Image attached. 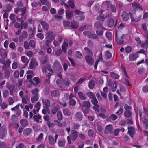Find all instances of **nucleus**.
<instances>
[{"instance_id":"obj_1","label":"nucleus","mask_w":148,"mask_h":148,"mask_svg":"<svg viewBox=\"0 0 148 148\" xmlns=\"http://www.w3.org/2000/svg\"><path fill=\"white\" fill-rule=\"evenodd\" d=\"M0 55L2 57L0 59V62L4 65L2 66V69L4 70L6 68H9L11 63V61L8 59H7L6 62V58H7V54L6 51L4 49H2L0 51Z\"/></svg>"},{"instance_id":"obj_2","label":"nucleus","mask_w":148,"mask_h":148,"mask_svg":"<svg viewBox=\"0 0 148 148\" xmlns=\"http://www.w3.org/2000/svg\"><path fill=\"white\" fill-rule=\"evenodd\" d=\"M125 36V35L122 34L121 32L117 31L116 32L115 38L116 39V42L118 45H121L124 42L123 39Z\"/></svg>"},{"instance_id":"obj_3","label":"nucleus","mask_w":148,"mask_h":148,"mask_svg":"<svg viewBox=\"0 0 148 148\" xmlns=\"http://www.w3.org/2000/svg\"><path fill=\"white\" fill-rule=\"evenodd\" d=\"M53 70L56 73L61 72L62 67L59 62L56 61L53 63Z\"/></svg>"},{"instance_id":"obj_4","label":"nucleus","mask_w":148,"mask_h":148,"mask_svg":"<svg viewBox=\"0 0 148 148\" xmlns=\"http://www.w3.org/2000/svg\"><path fill=\"white\" fill-rule=\"evenodd\" d=\"M26 8L25 7H24L23 8L19 7H17L15 8L14 9V12L15 13L18 14L19 13V12L21 11V15L22 16H24L26 12Z\"/></svg>"},{"instance_id":"obj_5","label":"nucleus","mask_w":148,"mask_h":148,"mask_svg":"<svg viewBox=\"0 0 148 148\" xmlns=\"http://www.w3.org/2000/svg\"><path fill=\"white\" fill-rule=\"evenodd\" d=\"M131 12L128 13L125 11L123 12L121 16L122 20L124 21H127L130 18V17H131Z\"/></svg>"},{"instance_id":"obj_6","label":"nucleus","mask_w":148,"mask_h":148,"mask_svg":"<svg viewBox=\"0 0 148 148\" xmlns=\"http://www.w3.org/2000/svg\"><path fill=\"white\" fill-rule=\"evenodd\" d=\"M71 132L70 137L71 140L73 141L76 140L78 136V132L75 130H73L71 131Z\"/></svg>"},{"instance_id":"obj_7","label":"nucleus","mask_w":148,"mask_h":148,"mask_svg":"<svg viewBox=\"0 0 148 148\" xmlns=\"http://www.w3.org/2000/svg\"><path fill=\"white\" fill-rule=\"evenodd\" d=\"M104 133L107 134H112L113 127L112 125L109 124L106 126L104 130Z\"/></svg>"},{"instance_id":"obj_8","label":"nucleus","mask_w":148,"mask_h":148,"mask_svg":"<svg viewBox=\"0 0 148 148\" xmlns=\"http://www.w3.org/2000/svg\"><path fill=\"white\" fill-rule=\"evenodd\" d=\"M127 129L128 130L127 132V134L129 135L130 137H133L135 133V130L133 127L131 125L128 126Z\"/></svg>"},{"instance_id":"obj_9","label":"nucleus","mask_w":148,"mask_h":148,"mask_svg":"<svg viewBox=\"0 0 148 148\" xmlns=\"http://www.w3.org/2000/svg\"><path fill=\"white\" fill-rule=\"evenodd\" d=\"M75 12L77 14L79 15V16L77 17V18H79L78 19L79 20L82 21L85 19V16L83 14L84 13L83 12H82L81 11H80L79 10H75Z\"/></svg>"},{"instance_id":"obj_10","label":"nucleus","mask_w":148,"mask_h":148,"mask_svg":"<svg viewBox=\"0 0 148 148\" xmlns=\"http://www.w3.org/2000/svg\"><path fill=\"white\" fill-rule=\"evenodd\" d=\"M28 35L27 32L25 31L22 32L21 34L20 35L18 38V40L20 42H23L24 39H26L28 37Z\"/></svg>"},{"instance_id":"obj_11","label":"nucleus","mask_w":148,"mask_h":148,"mask_svg":"<svg viewBox=\"0 0 148 148\" xmlns=\"http://www.w3.org/2000/svg\"><path fill=\"white\" fill-rule=\"evenodd\" d=\"M141 17L142 15L141 14H140L138 16L136 15L134 16L132 14L131 16V21L134 23H136L140 20Z\"/></svg>"},{"instance_id":"obj_12","label":"nucleus","mask_w":148,"mask_h":148,"mask_svg":"<svg viewBox=\"0 0 148 148\" xmlns=\"http://www.w3.org/2000/svg\"><path fill=\"white\" fill-rule=\"evenodd\" d=\"M79 25V23L78 22L73 21L71 22V25L69 26L68 29H76L78 27Z\"/></svg>"},{"instance_id":"obj_13","label":"nucleus","mask_w":148,"mask_h":148,"mask_svg":"<svg viewBox=\"0 0 148 148\" xmlns=\"http://www.w3.org/2000/svg\"><path fill=\"white\" fill-rule=\"evenodd\" d=\"M42 102L43 104L45 105L44 106H43V107L47 108L50 107V101L49 100L46 99H43L42 100Z\"/></svg>"},{"instance_id":"obj_14","label":"nucleus","mask_w":148,"mask_h":148,"mask_svg":"<svg viewBox=\"0 0 148 148\" xmlns=\"http://www.w3.org/2000/svg\"><path fill=\"white\" fill-rule=\"evenodd\" d=\"M87 63L90 65H92L94 63V60L90 56H86L85 57Z\"/></svg>"},{"instance_id":"obj_15","label":"nucleus","mask_w":148,"mask_h":148,"mask_svg":"<svg viewBox=\"0 0 148 148\" xmlns=\"http://www.w3.org/2000/svg\"><path fill=\"white\" fill-rule=\"evenodd\" d=\"M65 81L64 80L57 79L56 81L57 85L59 87L62 88H64L65 87Z\"/></svg>"},{"instance_id":"obj_16","label":"nucleus","mask_w":148,"mask_h":148,"mask_svg":"<svg viewBox=\"0 0 148 148\" xmlns=\"http://www.w3.org/2000/svg\"><path fill=\"white\" fill-rule=\"evenodd\" d=\"M132 6L133 8L135 9H139L140 10L142 11L143 8L138 3L136 2H133L132 4Z\"/></svg>"},{"instance_id":"obj_17","label":"nucleus","mask_w":148,"mask_h":148,"mask_svg":"<svg viewBox=\"0 0 148 148\" xmlns=\"http://www.w3.org/2000/svg\"><path fill=\"white\" fill-rule=\"evenodd\" d=\"M110 16V14H107L104 15L102 14H101L99 16L97 17V20L101 21L103 22L104 21L106 18L109 17Z\"/></svg>"},{"instance_id":"obj_18","label":"nucleus","mask_w":148,"mask_h":148,"mask_svg":"<svg viewBox=\"0 0 148 148\" xmlns=\"http://www.w3.org/2000/svg\"><path fill=\"white\" fill-rule=\"evenodd\" d=\"M114 19L112 18H109L107 20V24L108 27H112L114 25Z\"/></svg>"},{"instance_id":"obj_19","label":"nucleus","mask_w":148,"mask_h":148,"mask_svg":"<svg viewBox=\"0 0 148 148\" xmlns=\"http://www.w3.org/2000/svg\"><path fill=\"white\" fill-rule=\"evenodd\" d=\"M40 23L42 26L43 29L46 31H48L49 29V24L43 21H41L40 22Z\"/></svg>"},{"instance_id":"obj_20","label":"nucleus","mask_w":148,"mask_h":148,"mask_svg":"<svg viewBox=\"0 0 148 148\" xmlns=\"http://www.w3.org/2000/svg\"><path fill=\"white\" fill-rule=\"evenodd\" d=\"M21 60L22 61L25 63L24 65V67H26L28 64L29 60L27 57H25V56H22L21 57Z\"/></svg>"},{"instance_id":"obj_21","label":"nucleus","mask_w":148,"mask_h":148,"mask_svg":"<svg viewBox=\"0 0 148 148\" xmlns=\"http://www.w3.org/2000/svg\"><path fill=\"white\" fill-rule=\"evenodd\" d=\"M75 116L78 121H80L82 120L83 116L82 112L79 111L76 113Z\"/></svg>"},{"instance_id":"obj_22","label":"nucleus","mask_w":148,"mask_h":148,"mask_svg":"<svg viewBox=\"0 0 148 148\" xmlns=\"http://www.w3.org/2000/svg\"><path fill=\"white\" fill-rule=\"evenodd\" d=\"M138 57V55L136 53L130 54L129 56V60L132 61L136 60Z\"/></svg>"},{"instance_id":"obj_23","label":"nucleus","mask_w":148,"mask_h":148,"mask_svg":"<svg viewBox=\"0 0 148 148\" xmlns=\"http://www.w3.org/2000/svg\"><path fill=\"white\" fill-rule=\"evenodd\" d=\"M32 131V129L30 128H27L24 129L23 132L24 135L27 136L29 135Z\"/></svg>"},{"instance_id":"obj_24","label":"nucleus","mask_w":148,"mask_h":148,"mask_svg":"<svg viewBox=\"0 0 148 148\" xmlns=\"http://www.w3.org/2000/svg\"><path fill=\"white\" fill-rule=\"evenodd\" d=\"M48 142L50 145H52L56 143V141L52 136L49 135L48 136Z\"/></svg>"},{"instance_id":"obj_25","label":"nucleus","mask_w":148,"mask_h":148,"mask_svg":"<svg viewBox=\"0 0 148 148\" xmlns=\"http://www.w3.org/2000/svg\"><path fill=\"white\" fill-rule=\"evenodd\" d=\"M2 131L0 133V138L3 139L4 138V136L6 133V130L5 126H3L2 127Z\"/></svg>"},{"instance_id":"obj_26","label":"nucleus","mask_w":148,"mask_h":148,"mask_svg":"<svg viewBox=\"0 0 148 148\" xmlns=\"http://www.w3.org/2000/svg\"><path fill=\"white\" fill-rule=\"evenodd\" d=\"M66 18L67 19L71 18L73 16V12L71 11L67 10L66 12Z\"/></svg>"},{"instance_id":"obj_27","label":"nucleus","mask_w":148,"mask_h":148,"mask_svg":"<svg viewBox=\"0 0 148 148\" xmlns=\"http://www.w3.org/2000/svg\"><path fill=\"white\" fill-rule=\"evenodd\" d=\"M39 98V94H36L31 97V101L32 103L37 101Z\"/></svg>"},{"instance_id":"obj_28","label":"nucleus","mask_w":148,"mask_h":148,"mask_svg":"<svg viewBox=\"0 0 148 148\" xmlns=\"http://www.w3.org/2000/svg\"><path fill=\"white\" fill-rule=\"evenodd\" d=\"M66 143V141L64 139H60L58 143V146L60 147H64Z\"/></svg>"},{"instance_id":"obj_29","label":"nucleus","mask_w":148,"mask_h":148,"mask_svg":"<svg viewBox=\"0 0 148 148\" xmlns=\"http://www.w3.org/2000/svg\"><path fill=\"white\" fill-rule=\"evenodd\" d=\"M59 108V106L58 105L54 106L52 108L51 111V113L53 115H55L58 111Z\"/></svg>"},{"instance_id":"obj_30","label":"nucleus","mask_w":148,"mask_h":148,"mask_svg":"<svg viewBox=\"0 0 148 148\" xmlns=\"http://www.w3.org/2000/svg\"><path fill=\"white\" fill-rule=\"evenodd\" d=\"M63 112L64 115L67 116H70L71 114L70 110L67 108L63 109Z\"/></svg>"},{"instance_id":"obj_31","label":"nucleus","mask_w":148,"mask_h":148,"mask_svg":"<svg viewBox=\"0 0 148 148\" xmlns=\"http://www.w3.org/2000/svg\"><path fill=\"white\" fill-rule=\"evenodd\" d=\"M94 26L95 28L98 29L100 28H102L103 26L100 21H98L95 23Z\"/></svg>"},{"instance_id":"obj_32","label":"nucleus","mask_w":148,"mask_h":148,"mask_svg":"<svg viewBox=\"0 0 148 148\" xmlns=\"http://www.w3.org/2000/svg\"><path fill=\"white\" fill-rule=\"evenodd\" d=\"M28 121L25 119H22L20 122V124L24 127H25L28 125Z\"/></svg>"},{"instance_id":"obj_33","label":"nucleus","mask_w":148,"mask_h":148,"mask_svg":"<svg viewBox=\"0 0 148 148\" xmlns=\"http://www.w3.org/2000/svg\"><path fill=\"white\" fill-rule=\"evenodd\" d=\"M91 102L95 106L98 108H99V105L97 104L98 101L96 97L93 98L91 100Z\"/></svg>"},{"instance_id":"obj_34","label":"nucleus","mask_w":148,"mask_h":148,"mask_svg":"<svg viewBox=\"0 0 148 148\" xmlns=\"http://www.w3.org/2000/svg\"><path fill=\"white\" fill-rule=\"evenodd\" d=\"M68 46V44L67 43L64 42L62 46V50L63 51L64 53H66L67 51L66 48Z\"/></svg>"},{"instance_id":"obj_35","label":"nucleus","mask_w":148,"mask_h":148,"mask_svg":"<svg viewBox=\"0 0 148 148\" xmlns=\"http://www.w3.org/2000/svg\"><path fill=\"white\" fill-rule=\"evenodd\" d=\"M78 94L79 98L82 100H85L87 98L86 95L82 92H79Z\"/></svg>"},{"instance_id":"obj_36","label":"nucleus","mask_w":148,"mask_h":148,"mask_svg":"<svg viewBox=\"0 0 148 148\" xmlns=\"http://www.w3.org/2000/svg\"><path fill=\"white\" fill-rule=\"evenodd\" d=\"M110 74L112 77L114 78L115 79H119L120 77L119 75L113 72H110Z\"/></svg>"},{"instance_id":"obj_37","label":"nucleus","mask_w":148,"mask_h":148,"mask_svg":"<svg viewBox=\"0 0 148 148\" xmlns=\"http://www.w3.org/2000/svg\"><path fill=\"white\" fill-rule=\"evenodd\" d=\"M124 115L126 117L129 118L131 116L132 112L130 110H127L124 112Z\"/></svg>"},{"instance_id":"obj_38","label":"nucleus","mask_w":148,"mask_h":148,"mask_svg":"<svg viewBox=\"0 0 148 148\" xmlns=\"http://www.w3.org/2000/svg\"><path fill=\"white\" fill-rule=\"evenodd\" d=\"M82 105L84 107L89 108L90 107V103L89 101H84L82 103Z\"/></svg>"},{"instance_id":"obj_39","label":"nucleus","mask_w":148,"mask_h":148,"mask_svg":"<svg viewBox=\"0 0 148 148\" xmlns=\"http://www.w3.org/2000/svg\"><path fill=\"white\" fill-rule=\"evenodd\" d=\"M60 92L58 90H54L51 92V95L52 97H56L60 95Z\"/></svg>"},{"instance_id":"obj_40","label":"nucleus","mask_w":148,"mask_h":148,"mask_svg":"<svg viewBox=\"0 0 148 148\" xmlns=\"http://www.w3.org/2000/svg\"><path fill=\"white\" fill-rule=\"evenodd\" d=\"M117 87V82L116 81L114 82L112 87L111 88L112 91L113 92H115L116 90Z\"/></svg>"},{"instance_id":"obj_41","label":"nucleus","mask_w":148,"mask_h":148,"mask_svg":"<svg viewBox=\"0 0 148 148\" xmlns=\"http://www.w3.org/2000/svg\"><path fill=\"white\" fill-rule=\"evenodd\" d=\"M142 47L143 49H147L148 47V36L145 40V43L142 45Z\"/></svg>"},{"instance_id":"obj_42","label":"nucleus","mask_w":148,"mask_h":148,"mask_svg":"<svg viewBox=\"0 0 148 148\" xmlns=\"http://www.w3.org/2000/svg\"><path fill=\"white\" fill-rule=\"evenodd\" d=\"M82 53L79 51H76L75 53V56L76 58L81 59L82 58Z\"/></svg>"},{"instance_id":"obj_43","label":"nucleus","mask_w":148,"mask_h":148,"mask_svg":"<svg viewBox=\"0 0 148 148\" xmlns=\"http://www.w3.org/2000/svg\"><path fill=\"white\" fill-rule=\"evenodd\" d=\"M11 120L13 123H16L18 122V119L15 115H13L11 118Z\"/></svg>"},{"instance_id":"obj_44","label":"nucleus","mask_w":148,"mask_h":148,"mask_svg":"<svg viewBox=\"0 0 148 148\" xmlns=\"http://www.w3.org/2000/svg\"><path fill=\"white\" fill-rule=\"evenodd\" d=\"M12 7L9 4H6L5 5L4 11L9 12L11 10Z\"/></svg>"},{"instance_id":"obj_45","label":"nucleus","mask_w":148,"mask_h":148,"mask_svg":"<svg viewBox=\"0 0 148 148\" xmlns=\"http://www.w3.org/2000/svg\"><path fill=\"white\" fill-rule=\"evenodd\" d=\"M57 117L59 121H61L62 119V115L61 111H58L57 113Z\"/></svg>"},{"instance_id":"obj_46","label":"nucleus","mask_w":148,"mask_h":148,"mask_svg":"<svg viewBox=\"0 0 148 148\" xmlns=\"http://www.w3.org/2000/svg\"><path fill=\"white\" fill-rule=\"evenodd\" d=\"M41 118V116L39 115H35L33 116V119L34 120L37 122H39V120Z\"/></svg>"},{"instance_id":"obj_47","label":"nucleus","mask_w":148,"mask_h":148,"mask_svg":"<svg viewBox=\"0 0 148 148\" xmlns=\"http://www.w3.org/2000/svg\"><path fill=\"white\" fill-rule=\"evenodd\" d=\"M105 35L106 37L109 40H112V34L110 32H106L105 33Z\"/></svg>"},{"instance_id":"obj_48","label":"nucleus","mask_w":148,"mask_h":148,"mask_svg":"<svg viewBox=\"0 0 148 148\" xmlns=\"http://www.w3.org/2000/svg\"><path fill=\"white\" fill-rule=\"evenodd\" d=\"M95 84V82L93 80H91L89 82L88 86L90 89L93 88Z\"/></svg>"},{"instance_id":"obj_49","label":"nucleus","mask_w":148,"mask_h":148,"mask_svg":"<svg viewBox=\"0 0 148 148\" xmlns=\"http://www.w3.org/2000/svg\"><path fill=\"white\" fill-rule=\"evenodd\" d=\"M88 38H89L96 39L98 38V37L95 34H92L91 32Z\"/></svg>"},{"instance_id":"obj_50","label":"nucleus","mask_w":148,"mask_h":148,"mask_svg":"<svg viewBox=\"0 0 148 148\" xmlns=\"http://www.w3.org/2000/svg\"><path fill=\"white\" fill-rule=\"evenodd\" d=\"M88 135L90 137H93L94 136V131L91 129H89L88 131Z\"/></svg>"},{"instance_id":"obj_51","label":"nucleus","mask_w":148,"mask_h":148,"mask_svg":"<svg viewBox=\"0 0 148 148\" xmlns=\"http://www.w3.org/2000/svg\"><path fill=\"white\" fill-rule=\"evenodd\" d=\"M21 24H22L23 27V28L25 29H27L28 26V23L27 22H24V20H22L21 21Z\"/></svg>"},{"instance_id":"obj_52","label":"nucleus","mask_w":148,"mask_h":148,"mask_svg":"<svg viewBox=\"0 0 148 148\" xmlns=\"http://www.w3.org/2000/svg\"><path fill=\"white\" fill-rule=\"evenodd\" d=\"M73 129L74 130H78L80 127V125L79 123H74L73 124Z\"/></svg>"},{"instance_id":"obj_53","label":"nucleus","mask_w":148,"mask_h":148,"mask_svg":"<svg viewBox=\"0 0 148 148\" xmlns=\"http://www.w3.org/2000/svg\"><path fill=\"white\" fill-rule=\"evenodd\" d=\"M15 17L16 15L14 14H11L10 15L9 18L11 20L13 21V23H15L16 21Z\"/></svg>"},{"instance_id":"obj_54","label":"nucleus","mask_w":148,"mask_h":148,"mask_svg":"<svg viewBox=\"0 0 148 148\" xmlns=\"http://www.w3.org/2000/svg\"><path fill=\"white\" fill-rule=\"evenodd\" d=\"M125 50L126 53H130L132 51L131 47L130 46H127L125 49Z\"/></svg>"},{"instance_id":"obj_55","label":"nucleus","mask_w":148,"mask_h":148,"mask_svg":"<svg viewBox=\"0 0 148 148\" xmlns=\"http://www.w3.org/2000/svg\"><path fill=\"white\" fill-rule=\"evenodd\" d=\"M68 3L69 6L72 8H74L75 7V5L73 0H69Z\"/></svg>"},{"instance_id":"obj_56","label":"nucleus","mask_w":148,"mask_h":148,"mask_svg":"<svg viewBox=\"0 0 148 148\" xmlns=\"http://www.w3.org/2000/svg\"><path fill=\"white\" fill-rule=\"evenodd\" d=\"M53 32L51 31H49L47 32L46 34L45 38H48L51 35L53 34Z\"/></svg>"},{"instance_id":"obj_57","label":"nucleus","mask_w":148,"mask_h":148,"mask_svg":"<svg viewBox=\"0 0 148 148\" xmlns=\"http://www.w3.org/2000/svg\"><path fill=\"white\" fill-rule=\"evenodd\" d=\"M86 94L88 97H89L91 99H93V98L95 97L93 93L90 92H87L86 93Z\"/></svg>"},{"instance_id":"obj_58","label":"nucleus","mask_w":148,"mask_h":148,"mask_svg":"<svg viewBox=\"0 0 148 148\" xmlns=\"http://www.w3.org/2000/svg\"><path fill=\"white\" fill-rule=\"evenodd\" d=\"M142 121L144 125L148 123V120L145 116H143L142 118Z\"/></svg>"},{"instance_id":"obj_59","label":"nucleus","mask_w":148,"mask_h":148,"mask_svg":"<svg viewBox=\"0 0 148 148\" xmlns=\"http://www.w3.org/2000/svg\"><path fill=\"white\" fill-rule=\"evenodd\" d=\"M103 3L105 5H106L108 8H110L112 5L110 1H106L103 2Z\"/></svg>"},{"instance_id":"obj_60","label":"nucleus","mask_w":148,"mask_h":148,"mask_svg":"<svg viewBox=\"0 0 148 148\" xmlns=\"http://www.w3.org/2000/svg\"><path fill=\"white\" fill-rule=\"evenodd\" d=\"M29 45L33 48H34L35 46V43L34 41L32 40H31L29 42Z\"/></svg>"},{"instance_id":"obj_61","label":"nucleus","mask_w":148,"mask_h":148,"mask_svg":"<svg viewBox=\"0 0 148 148\" xmlns=\"http://www.w3.org/2000/svg\"><path fill=\"white\" fill-rule=\"evenodd\" d=\"M117 118V116L114 114H111L109 116V118L113 121L116 120Z\"/></svg>"},{"instance_id":"obj_62","label":"nucleus","mask_w":148,"mask_h":148,"mask_svg":"<svg viewBox=\"0 0 148 148\" xmlns=\"http://www.w3.org/2000/svg\"><path fill=\"white\" fill-rule=\"evenodd\" d=\"M70 23L66 20H64L63 22V25L64 27H67L69 26L70 25Z\"/></svg>"},{"instance_id":"obj_63","label":"nucleus","mask_w":148,"mask_h":148,"mask_svg":"<svg viewBox=\"0 0 148 148\" xmlns=\"http://www.w3.org/2000/svg\"><path fill=\"white\" fill-rule=\"evenodd\" d=\"M145 70L144 68H140L138 69V73L139 74H142L145 73Z\"/></svg>"},{"instance_id":"obj_64","label":"nucleus","mask_w":148,"mask_h":148,"mask_svg":"<svg viewBox=\"0 0 148 148\" xmlns=\"http://www.w3.org/2000/svg\"><path fill=\"white\" fill-rule=\"evenodd\" d=\"M36 36L38 38H40L41 40H43L44 39V35L41 33L37 34Z\"/></svg>"}]
</instances>
